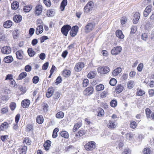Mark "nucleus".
Segmentation results:
<instances>
[{
  "label": "nucleus",
  "mask_w": 154,
  "mask_h": 154,
  "mask_svg": "<svg viewBox=\"0 0 154 154\" xmlns=\"http://www.w3.org/2000/svg\"><path fill=\"white\" fill-rule=\"evenodd\" d=\"M85 149L88 151H92L96 148V143L94 141H90L84 145Z\"/></svg>",
  "instance_id": "obj_1"
},
{
  "label": "nucleus",
  "mask_w": 154,
  "mask_h": 154,
  "mask_svg": "<svg viewBox=\"0 0 154 154\" xmlns=\"http://www.w3.org/2000/svg\"><path fill=\"white\" fill-rule=\"evenodd\" d=\"M94 6V4L93 2H88L84 8V12L86 13H90L92 11Z\"/></svg>",
  "instance_id": "obj_2"
},
{
  "label": "nucleus",
  "mask_w": 154,
  "mask_h": 154,
  "mask_svg": "<svg viewBox=\"0 0 154 154\" xmlns=\"http://www.w3.org/2000/svg\"><path fill=\"white\" fill-rule=\"evenodd\" d=\"M110 71L109 68L106 66H102L98 67L97 71L101 74H105L108 73Z\"/></svg>",
  "instance_id": "obj_3"
},
{
  "label": "nucleus",
  "mask_w": 154,
  "mask_h": 154,
  "mask_svg": "<svg viewBox=\"0 0 154 154\" xmlns=\"http://www.w3.org/2000/svg\"><path fill=\"white\" fill-rule=\"evenodd\" d=\"M71 29V26L66 25L63 26L61 29V30L62 33L65 36H67L68 32Z\"/></svg>",
  "instance_id": "obj_4"
},
{
  "label": "nucleus",
  "mask_w": 154,
  "mask_h": 154,
  "mask_svg": "<svg viewBox=\"0 0 154 154\" xmlns=\"http://www.w3.org/2000/svg\"><path fill=\"white\" fill-rule=\"evenodd\" d=\"M95 27V24L92 23H89L85 26V32L88 33L90 32L94 29Z\"/></svg>",
  "instance_id": "obj_5"
},
{
  "label": "nucleus",
  "mask_w": 154,
  "mask_h": 154,
  "mask_svg": "<svg viewBox=\"0 0 154 154\" xmlns=\"http://www.w3.org/2000/svg\"><path fill=\"white\" fill-rule=\"evenodd\" d=\"M122 50V48L120 46H117L114 47L111 51V53L113 55H116L119 53Z\"/></svg>",
  "instance_id": "obj_6"
},
{
  "label": "nucleus",
  "mask_w": 154,
  "mask_h": 154,
  "mask_svg": "<svg viewBox=\"0 0 154 154\" xmlns=\"http://www.w3.org/2000/svg\"><path fill=\"white\" fill-rule=\"evenodd\" d=\"M27 149V146L25 145L21 146L17 150V154H26Z\"/></svg>",
  "instance_id": "obj_7"
},
{
  "label": "nucleus",
  "mask_w": 154,
  "mask_h": 154,
  "mask_svg": "<svg viewBox=\"0 0 154 154\" xmlns=\"http://www.w3.org/2000/svg\"><path fill=\"white\" fill-rule=\"evenodd\" d=\"M84 66V64L82 62H79L76 64L74 69L75 71L79 72L81 71Z\"/></svg>",
  "instance_id": "obj_8"
},
{
  "label": "nucleus",
  "mask_w": 154,
  "mask_h": 154,
  "mask_svg": "<svg viewBox=\"0 0 154 154\" xmlns=\"http://www.w3.org/2000/svg\"><path fill=\"white\" fill-rule=\"evenodd\" d=\"M78 29L79 27L77 26H73L70 32V35L72 37L75 36L77 34Z\"/></svg>",
  "instance_id": "obj_9"
},
{
  "label": "nucleus",
  "mask_w": 154,
  "mask_h": 154,
  "mask_svg": "<svg viewBox=\"0 0 154 154\" xmlns=\"http://www.w3.org/2000/svg\"><path fill=\"white\" fill-rule=\"evenodd\" d=\"M1 52L4 54H9L11 52V49L9 46H5L2 48Z\"/></svg>",
  "instance_id": "obj_10"
},
{
  "label": "nucleus",
  "mask_w": 154,
  "mask_h": 154,
  "mask_svg": "<svg viewBox=\"0 0 154 154\" xmlns=\"http://www.w3.org/2000/svg\"><path fill=\"white\" fill-rule=\"evenodd\" d=\"M93 91V88L92 87L87 88L84 91V94L86 96H88L91 94Z\"/></svg>",
  "instance_id": "obj_11"
},
{
  "label": "nucleus",
  "mask_w": 154,
  "mask_h": 154,
  "mask_svg": "<svg viewBox=\"0 0 154 154\" xmlns=\"http://www.w3.org/2000/svg\"><path fill=\"white\" fill-rule=\"evenodd\" d=\"M42 7L41 5H37L35 7V14L37 15H39L41 14L42 11Z\"/></svg>",
  "instance_id": "obj_12"
},
{
  "label": "nucleus",
  "mask_w": 154,
  "mask_h": 154,
  "mask_svg": "<svg viewBox=\"0 0 154 154\" xmlns=\"http://www.w3.org/2000/svg\"><path fill=\"white\" fill-rule=\"evenodd\" d=\"M140 17V14L139 13L136 12L133 16V22L134 24L137 23Z\"/></svg>",
  "instance_id": "obj_13"
},
{
  "label": "nucleus",
  "mask_w": 154,
  "mask_h": 154,
  "mask_svg": "<svg viewBox=\"0 0 154 154\" xmlns=\"http://www.w3.org/2000/svg\"><path fill=\"white\" fill-rule=\"evenodd\" d=\"M51 143V142L49 140H47L45 142L43 146L45 150L47 151L49 149Z\"/></svg>",
  "instance_id": "obj_14"
},
{
  "label": "nucleus",
  "mask_w": 154,
  "mask_h": 154,
  "mask_svg": "<svg viewBox=\"0 0 154 154\" xmlns=\"http://www.w3.org/2000/svg\"><path fill=\"white\" fill-rule=\"evenodd\" d=\"M30 102L29 100H23L21 102V106L23 108H26L29 105Z\"/></svg>",
  "instance_id": "obj_15"
},
{
  "label": "nucleus",
  "mask_w": 154,
  "mask_h": 154,
  "mask_svg": "<svg viewBox=\"0 0 154 154\" xmlns=\"http://www.w3.org/2000/svg\"><path fill=\"white\" fill-rule=\"evenodd\" d=\"M43 31V26L42 25H38L36 29L35 33L37 35L42 33Z\"/></svg>",
  "instance_id": "obj_16"
},
{
  "label": "nucleus",
  "mask_w": 154,
  "mask_h": 154,
  "mask_svg": "<svg viewBox=\"0 0 154 154\" xmlns=\"http://www.w3.org/2000/svg\"><path fill=\"white\" fill-rule=\"evenodd\" d=\"M22 16L20 15H16L13 18L14 21L16 23H20L22 20Z\"/></svg>",
  "instance_id": "obj_17"
},
{
  "label": "nucleus",
  "mask_w": 154,
  "mask_h": 154,
  "mask_svg": "<svg viewBox=\"0 0 154 154\" xmlns=\"http://www.w3.org/2000/svg\"><path fill=\"white\" fill-rule=\"evenodd\" d=\"M122 71V69L120 67H117L112 72V75L114 76L118 75Z\"/></svg>",
  "instance_id": "obj_18"
},
{
  "label": "nucleus",
  "mask_w": 154,
  "mask_h": 154,
  "mask_svg": "<svg viewBox=\"0 0 154 154\" xmlns=\"http://www.w3.org/2000/svg\"><path fill=\"white\" fill-rule=\"evenodd\" d=\"M54 92V89L53 88H49L47 91L46 95L47 97L49 98L51 96Z\"/></svg>",
  "instance_id": "obj_19"
},
{
  "label": "nucleus",
  "mask_w": 154,
  "mask_h": 154,
  "mask_svg": "<svg viewBox=\"0 0 154 154\" xmlns=\"http://www.w3.org/2000/svg\"><path fill=\"white\" fill-rule=\"evenodd\" d=\"M124 88L123 86L121 84L117 85L116 88V91L117 93L119 94L122 91Z\"/></svg>",
  "instance_id": "obj_20"
},
{
  "label": "nucleus",
  "mask_w": 154,
  "mask_h": 154,
  "mask_svg": "<svg viewBox=\"0 0 154 154\" xmlns=\"http://www.w3.org/2000/svg\"><path fill=\"white\" fill-rule=\"evenodd\" d=\"M11 8L13 10H16L19 7V3L18 2H14L11 5Z\"/></svg>",
  "instance_id": "obj_21"
},
{
  "label": "nucleus",
  "mask_w": 154,
  "mask_h": 154,
  "mask_svg": "<svg viewBox=\"0 0 154 154\" xmlns=\"http://www.w3.org/2000/svg\"><path fill=\"white\" fill-rule=\"evenodd\" d=\"M116 35L119 38L122 39L124 38V36L121 30H117L116 32Z\"/></svg>",
  "instance_id": "obj_22"
},
{
  "label": "nucleus",
  "mask_w": 154,
  "mask_h": 154,
  "mask_svg": "<svg viewBox=\"0 0 154 154\" xmlns=\"http://www.w3.org/2000/svg\"><path fill=\"white\" fill-rule=\"evenodd\" d=\"M27 75V73L25 72L21 73L17 79V80H20L25 78Z\"/></svg>",
  "instance_id": "obj_23"
},
{
  "label": "nucleus",
  "mask_w": 154,
  "mask_h": 154,
  "mask_svg": "<svg viewBox=\"0 0 154 154\" xmlns=\"http://www.w3.org/2000/svg\"><path fill=\"white\" fill-rule=\"evenodd\" d=\"M12 25V23L11 20L6 21L4 24V27L6 28L10 27Z\"/></svg>",
  "instance_id": "obj_24"
},
{
  "label": "nucleus",
  "mask_w": 154,
  "mask_h": 154,
  "mask_svg": "<svg viewBox=\"0 0 154 154\" xmlns=\"http://www.w3.org/2000/svg\"><path fill=\"white\" fill-rule=\"evenodd\" d=\"M4 61L7 63H9L11 62L13 60L12 57L9 56L5 57L4 59Z\"/></svg>",
  "instance_id": "obj_25"
},
{
  "label": "nucleus",
  "mask_w": 154,
  "mask_h": 154,
  "mask_svg": "<svg viewBox=\"0 0 154 154\" xmlns=\"http://www.w3.org/2000/svg\"><path fill=\"white\" fill-rule=\"evenodd\" d=\"M23 143H26L27 145H30L31 144L32 141L28 137H26L23 138Z\"/></svg>",
  "instance_id": "obj_26"
},
{
  "label": "nucleus",
  "mask_w": 154,
  "mask_h": 154,
  "mask_svg": "<svg viewBox=\"0 0 154 154\" xmlns=\"http://www.w3.org/2000/svg\"><path fill=\"white\" fill-rule=\"evenodd\" d=\"M23 52L21 50H19L16 52V55L17 58L22 59L23 58Z\"/></svg>",
  "instance_id": "obj_27"
},
{
  "label": "nucleus",
  "mask_w": 154,
  "mask_h": 154,
  "mask_svg": "<svg viewBox=\"0 0 154 154\" xmlns=\"http://www.w3.org/2000/svg\"><path fill=\"white\" fill-rule=\"evenodd\" d=\"M71 137L73 142H76L80 139V138L78 136L77 134H75L74 136L73 134L71 135Z\"/></svg>",
  "instance_id": "obj_28"
},
{
  "label": "nucleus",
  "mask_w": 154,
  "mask_h": 154,
  "mask_svg": "<svg viewBox=\"0 0 154 154\" xmlns=\"http://www.w3.org/2000/svg\"><path fill=\"white\" fill-rule=\"evenodd\" d=\"M71 73V72L70 70L65 69L63 71L62 75L65 77H67L70 75Z\"/></svg>",
  "instance_id": "obj_29"
},
{
  "label": "nucleus",
  "mask_w": 154,
  "mask_h": 154,
  "mask_svg": "<svg viewBox=\"0 0 154 154\" xmlns=\"http://www.w3.org/2000/svg\"><path fill=\"white\" fill-rule=\"evenodd\" d=\"M61 136L66 139H68L69 137V134L68 133L65 131H62L60 133Z\"/></svg>",
  "instance_id": "obj_30"
},
{
  "label": "nucleus",
  "mask_w": 154,
  "mask_h": 154,
  "mask_svg": "<svg viewBox=\"0 0 154 154\" xmlns=\"http://www.w3.org/2000/svg\"><path fill=\"white\" fill-rule=\"evenodd\" d=\"M86 133V132L85 131V130L84 129L82 128L81 129L78 131L77 134H78V136L80 138L81 137L85 135Z\"/></svg>",
  "instance_id": "obj_31"
},
{
  "label": "nucleus",
  "mask_w": 154,
  "mask_h": 154,
  "mask_svg": "<svg viewBox=\"0 0 154 154\" xmlns=\"http://www.w3.org/2000/svg\"><path fill=\"white\" fill-rule=\"evenodd\" d=\"M36 121L39 124H41L44 121L43 118L42 116H39L37 118Z\"/></svg>",
  "instance_id": "obj_32"
},
{
  "label": "nucleus",
  "mask_w": 154,
  "mask_h": 154,
  "mask_svg": "<svg viewBox=\"0 0 154 154\" xmlns=\"http://www.w3.org/2000/svg\"><path fill=\"white\" fill-rule=\"evenodd\" d=\"M54 11L53 9L48 10L47 12V15L48 17H51L53 16L54 15Z\"/></svg>",
  "instance_id": "obj_33"
},
{
  "label": "nucleus",
  "mask_w": 154,
  "mask_h": 154,
  "mask_svg": "<svg viewBox=\"0 0 154 154\" xmlns=\"http://www.w3.org/2000/svg\"><path fill=\"white\" fill-rule=\"evenodd\" d=\"M127 85L128 88L131 89L134 85V82L132 81H129L127 84Z\"/></svg>",
  "instance_id": "obj_34"
},
{
  "label": "nucleus",
  "mask_w": 154,
  "mask_h": 154,
  "mask_svg": "<svg viewBox=\"0 0 154 154\" xmlns=\"http://www.w3.org/2000/svg\"><path fill=\"white\" fill-rule=\"evenodd\" d=\"M151 149L149 147L144 148L143 151V154H150Z\"/></svg>",
  "instance_id": "obj_35"
},
{
  "label": "nucleus",
  "mask_w": 154,
  "mask_h": 154,
  "mask_svg": "<svg viewBox=\"0 0 154 154\" xmlns=\"http://www.w3.org/2000/svg\"><path fill=\"white\" fill-rule=\"evenodd\" d=\"M121 154H132L131 150L129 148H125Z\"/></svg>",
  "instance_id": "obj_36"
},
{
  "label": "nucleus",
  "mask_w": 154,
  "mask_h": 154,
  "mask_svg": "<svg viewBox=\"0 0 154 154\" xmlns=\"http://www.w3.org/2000/svg\"><path fill=\"white\" fill-rule=\"evenodd\" d=\"M134 136V135L131 132L127 133L126 134V138L129 140H131L133 137Z\"/></svg>",
  "instance_id": "obj_37"
},
{
  "label": "nucleus",
  "mask_w": 154,
  "mask_h": 154,
  "mask_svg": "<svg viewBox=\"0 0 154 154\" xmlns=\"http://www.w3.org/2000/svg\"><path fill=\"white\" fill-rule=\"evenodd\" d=\"M145 93V91L142 89H138L136 93V94L137 96H141L144 94Z\"/></svg>",
  "instance_id": "obj_38"
},
{
  "label": "nucleus",
  "mask_w": 154,
  "mask_h": 154,
  "mask_svg": "<svg viewBox=\"0 0 154 154\" xmlns=\"http://www.w3.org/2000/svg\"><path fill=\"white\" fill-rule=\"evenodd\" d=\"M67 0H63L62 1L60 5V7L63 8L62 11H63L65 6L67 5Z\"/></svg>",
  "instance_id": "obj_39"
},
{
  "label": "nucleus",
  "mask_w": 154,
  "mask_h": 154,
  "mask_svg": "<svg viewBox=\"0 0 154 154\" xmlns=\"http://www.w3.org/2000/svg\"><path fill=\"white\" fill-rule=\"evenodd\" d=\"M104 88V85L102 84H100L96 86V89L97 91L103 90Z\"/></svg>",
  "instance_id": "obj_40"
},
{
  "label": "nucleus",
  "mask_w": 154,
  "mask_h": 154,
  "mask_svg": "<svg viewBox=\"0 0 154 154\" xmlns=\"http://www.w3.org/2000/svg\"><path fill=\"white\" fill-rule=\"evenodd\" d=\"M151 112V111L149 109L147 108L146 109V113L147 118H150V114Z\"/></svg>",
  "instance_id": "obj_41"
},
{
  "label": "nucleus",
  "mask_w": 154,
  "mask_h": 154,
  "mask_svg": "<svg viewBox=\"0 0 154 154\" xmlns=\"http://www.w3.org/2000/svg\"><path fill=\"white\" fill-rule=\"evenodd\" d=\"M64 116V113L62 112H59L56 114V117L57 118H62Z\"/></svg>",
  "instance_id": "obj_42"
},
{
  "label": "nucleus",
  "mask_w": 154,
  "mask_h": 154,
  "mask_svg": "<svg viewBox=\"0 0 154 154\" xmlns=\"http://www.w3.org/2000/svg\"><path fill=\"white\" fill-rule=\"evenodd\" d=\"M28 52L30 57H32L35 55V52L32 48H29L28 50Z\"/></svg>",
  "instance_id": "obj_43"
},
{
  "label": "nucleus",
  "mask_w": 154,
  "mask_h": 154,
  "mask_svg": "<svg viewBox=\"0 0 154 154\" xmlns=\"http://www.w3.org/2000/svg\"><path fill=\"white\" fill-rule=\"evenodd\" d=\"M117 83V81L116 79L114 78H112L109 81L110 84L112 86H114Z\"/></svg>",
  "instance_id": "obj_44"
},
{
  "label": "nucleus",
  "mask_w": 154,
  "mask_h": 154,
  "mask_svg": "<svg viewBox=\"0 0 154 154\" xmlns=\"http://www.w3.org/2000/svg\"><path fill=\"white\" fill-rule=\"evenodd\" d=\"M16 104L14 102H11L10 105V107L12 110H14L16 108Z\"/></svg>",
  "instance_id": "obj_45"
},
{
  "label": "nucleus",
  "mask_w": 154,
  "mask_h": 154,
  "mask_svg": "<svg viewBox=\"0 0 154 154\" xmlns=\"http://www.w3.org/2000/svg\"><path fill=\"white\" fill-rule=\"evenodd\" d=\"M32 6H25L24 7L23 11L26 12H29L32 9Z\"/></svg>",
  "instance_id": "obj_46"
},
{
  "label": "nucleus",
  "mask_w": 154,
  "mask_h": 154,
  "mask_svg": "<svg viewBox=\"0 0 154 154\" xmlns=\"http://www.w3.org/2000/svg\"><path fill=\"white\" fill-rule=\"evenodd\" d=\"M6 35L4 33H0V41H4L5 39L6 38Z\"/></svg>",
  "instance_id": "obj_47"
},
{
  "label": "nucleus",
  "mask_w": 154,
  "mask_h": 154,
  "mask_svg": "<svg viewBox=\"0 0 154 154\" xmlns=\"http://www.w3.org/2000/svg\"><path fill=\"white\" fill-rule=\"evenodd\" d=\"M95 74L93 71L90 72L88 75V77L90 79H92L94 77Z\"/></svg>",
  "instance_id": "obj_48"
},
{
  "label": "nucleus",
  "mask_w": 154,
  "mask_h": 154,
  "mask_svg": "<svg viewBox=\"0 0 154 154\" xmlns=\"http://www.w3.org/2000/svg\"><path fill=\"white\" fill-rule=\"evenodd\" d=\"M110 105L112 107H115L117 105V102L115 100H112L110 103Z\"/></svg>",
  "instance_id": "obj_49"
},
{
  "label": "nucleus",
  "mask_w": 154,
  "mask_h": 154,
  "mask_svg": "<svg viewBox=\"0 0 154 154\" xmlns=\"http://www.w3.org/2000/svg\"><path fill=\"white\" fill-rule=\"evenodd\" d=\"M39 81V78L37 76H35L32 79V82L34 84H37Z\"/></svg>",
  "instance_id": "obj_50"
},
{
  "label": "nucleus",
  "mask_w": 154,
  "mask_h": 154,
  "mask_svg": "<svg viewBox=\"0 0 154 154\" xmlns=\"http://www.w3.org/2000/svg\"><path fill=\"white\" fill-rule=\"evenodd\" d=\"M89 83V81L87 79H85L83 82V85L84 87H86Z\"/></svg>",
  "instance_id": "obj_51"
},
{
  "label": "nucleus",
  "mask_w": 154,
  "mask_h": 154,
  "mask_svg": "<svg viewBox=\"0 0 154 154\" xmlns=\"http://www.w3.org/2000/svg\"><path fill=\"white\" fill-rule=\"evenodd\" d=\"M44 2L45 5L47 7H50L51 5V3L50 0H43Z\"/></svg>",
  "instance_id": "obj_52"
},
{
  "label": "nucleus",
  "mask_w": 154,
  "mask_h": 154,
  "mask_svg": "<svg viewBox=\"0 0 154 154\" xmlns=\"http://www.w3.org/2000/svg\"><path fill=\"white\" fill-rule=\"evenodd\" d=\"M108 95V92L107 91H104L102 92L100 95L101 98H103L106 97Z\"/></svg>",
  "instance_id": "obj_53"
},
{
  "label": "nucleus",
  "mask_w": 154,
  "mask_h": 154,
  "mask_svg": "<svg viewBox=\"0 0 154 154\" xmlns=\"http://www.w3.org/2000/svg\"><path fill=\"white\" fill-rule=\"evenodd\" d=\"M13 75L11 74H8L7 75L5 80H9L10 81H11L12 80H13Z\"/></svg>",
  "instance_id": "obj_54"
},
{
  "label": "nucleus",
  "mask_w": 154,
  "mask_h": 154,
  "mask_svg": "<svg viewBox=\"0 0 154 154\" xmlns=\"http://www.w3.org/2000/svg\"><path fill=\"white\" fill-rule=\"evenodd\" d=\"M24 69L26 72H29L31 70L32 67L30 65H27L25 66Z\"/></svg>",
  "instance_id": "obj_55"
},
{
  "label": "nucleus",
  "mask_w": 154,
  "mask_h": 154,
  "mask_svg": "<svg viewBox=\"0 0 154 154\" xmlns=\"http://www.w3.org/2000/svg\"><path fill=\"white\" fill-rule=\"evenodd\" d=\"M48 62L45 63L42 66V69L43 70H46L48 66Z\"/></svg>",
  "instance_id": "obj_56"
},
{
  "label": "nucleus",
  "mask_w": 154,
  "mask_h": 154,
  "mask_svg": "<svg viewBox=\"0 0 154 154\" xmlns=\"http://www.w3.org/2000/svg\"><path fill=\"white\" fill-rule=\"evenodd\" d=\"M143 67V64L142 63H140L137 67V69L139 72L142 71Z\"/></svg>",
  "instance_id": "obj_57"
},
{
  "label": "nucleus",
  "mask_w": 154,
  "mask_h": 154,
  "mask_svg": "<svg viewBox=\"0 0 154 154\" xmlns=\"http://www.w3.org/2000/svg\"><path fill=\"white\" fill-rule=\"evenodd\" d=\"M62 80V79L61 77L59 76L57 78V79H56L55 83H56L57 85L61 82Z\"/></svg>",
  "instance_id": "obj_58"
},
{
  "label": "nucleus",
  "mask_w": 154,
  "mask_h": 154,
  "mask_svg": "<svg viewBox=\"0 0 154 154\" xmlns=\"http://www.w3.org/2000/svg\"><path fill=\"white\" fill-rule=\"evenodd\" d=\"M43 110L44 112H46L48 111V105L46 103H44L43 104Z\"/></svg>",
  "instance_id": "obj_59"
},
{
  "label": "nucleus",
  "mask_w": 154,
  "mask_h": 154,
  "mask_svg": "<svg viewBox=\"0 0 154 154\" xmlns=\"http://www.w3.org/2000/svg\"><path fill=\"white\" fill-rule=\"evenodd\" d=\"M104 114V110L103 109H101L98 111L97 116H103Z\"/></svg>",
  "instance_id": "obj_60"
},
{
  "label": "nucleus",
  "mask_w": 154,
  "mask_h": 154,
  "mask_svg": "<svg viewBox=\"0 0 154 154\" xmlns=\"http://www.w3.org/2000/svg\"><path fill=\"white\" fill-rule=\"evenodd\" d=\"M8 135H3L1 136L0 138L3 142H5L8 138Z\"/></svg>",
  "instance_id": "obj_61"
},
{
  "label": "nucleus",
  "mask_w": 154,
  "mask_h": 154,
  "mask_svg": "<svg viewBox=\"0 0 154 154\" xmlns=\"http://www.w3.org/2000/svg\"><path fill=\"white\" fill-rule=\"evenodd\" d=\"M148 38L147 34L144 33L142 35V38L144 40H146Z\"/></svg>",
  "instance_id": "obj_62"
},
{
  "label": "nucleus",
  "mask_w": 154,
  "mask_h": 154,
  "mask_svg": "<svg viewBox=\"0 0 154 154\" xmlns=\"http://www.w3.org/2000/svg\"><path fill=\"white\" fill-rule=\"evenodd\" d=\"M60 95V93L58 92H56L54 95V99H57L59 98Z\"/></svg>",
  "instance_id": "obj_63"
},
{
  "label": "nucleus",
  "mask_w": 154,
  "mask_h": 154,
  "mask_svg": "<svg viewBox=\"0 0 154 154\" xmlns=\"http://www.w3.org/2000/svg\"><path fill=\"white\" fill-rule=\"evenodd\" d=\"M145 10L148 12V13H150L152 11V7L150 5L147 6L145 8Z\"/></svg>",
  "instance_id": "obj_64"
}]
</instances>
